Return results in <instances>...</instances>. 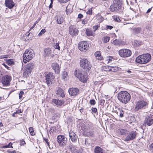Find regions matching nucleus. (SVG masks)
<instances>
[{
  "instance_id": "f257e3e1",
  "label": "nucleus",
  "mask_w": 153,
  "mask_h": 153,
  "mask_svg": "<svg viewBox=\"0 0 153 153\" xmlns=\"http://www.w3.org/2000/svg\"><path fill=\"white\" fill-rule=\"evenodd\" d=\"M117 98L121 102L124 104L127 103L131 99V96L127 92L122 91L118 94Z\"/></svg>"
},
{
  "instance_id": "f03ea898",
  "label": "nucleus",
  "mask_w": 153,
  "mask_h": 153,
  "mask_svg": "<svg viewBox=\"0 0 153 153\" xmlns=\"http://www.w3.org/2000/svg\"><path fill=\"white\" fill-rule=\"evenodd\" d=\"M151 59V55L146 53L138 56L136 58L135 61L140 64H145L149 62Z\"/></svg>"
},
{
  "instance_id": "7ed1b4c3",
  "label": "nucleus",
  "mask_w": 153,
  "mask_h": 153,
  "mask_svg": "<svg viewBox=\"0 0 153 153\" xmlns=\"http://www.w3.org/2000/svg\"><path fill=\"white\" fill-rule=\"evenodd\" d=\"M74 75L82 82H85L88 80V74L85 71L75 70L74 71Z\"/></svg>"
},
{
  "instance_id": "20e7f679",
  "label": "nucleus",
  "mask_w": 153,
  "mask_h": 153,
  "mask_svg": "<svg viewBox=\"0 0 153 153\" xmlns=\"http://www.w3.org/2000/svg\"><path fill=\"white\" fill-rule=\"evenodd\" d=\"M34 54L33 50L31 49L26 50L23 54V62L26 63L33 58Z\"/></svg>"
},
{
  "instance_id": "39448f33",
  "label": "nucleus",
  "mask_w": 153,
  "mask_h": 153,
  "mask_svg": "<svg viewBox=\"0 0 153 153\" xmlns=\"http://www.w3.org/2000/svg\"><path fill=\"white\" fill-rule=\"evenodd\" d=\"M34 67V64L33 63L30 62L27 64L24 70L23 73V77L26 78L28 77L30 74Z\"/></svg>"
},
{
  "instance_id": "423d86ee",
  "label": "nucleus",
  "mask_w": 153,
  "mask_h": 153,
  "mask_svg": "<svg viewBox=\"0 0 153 153\" xmlns=\"http://www.w3.org/2000/svg\"><path fill=\"white\" fill-rule=\"evenodd\" d=\"M148 103L143 100H140L136 102L135 109L136 111H138L140 109H146L148 107Z\"/></svg>"
},
{
  "instance_id": "0eeeda50",
  "label": "nucleus",
  "mask_w": 153,
  "mask_h": 153,
  "mask_svg": "<svg viewBox=\"0 0 153 153\" xmlns=\"http://www.w3.org/2000/svg\"><path fill=\"white\" fill-rule=\"evenodd\" d=\"M80 65L83 69L90 70L91 68L90 62L86 58L81 59L80 61Z\"/></svg>"
},
{
  "instance_id": "6e6552de",
  "label": "nucleus",
  "mask_w": 153,
  "mask_h": 153,
  "mask_svg": "<svg viewBox=\"0 0 153 153\" xmlns=\"http://www.w3.org/2000/svg\"><path fill=\"white\" fill-rule=\"evenodd\" d=\"M119 54L120 56L122 57H128L131 55V52L129 49H123L119 51Z\"/></svg>"
},
{
  "instance_id": "1a4fd4ad",
  "label": "nucleus",
  "mask_w": 153,
  "mask_h": 153,
  "mask_svg": "<svg viewBox=\"0 0 153 153\" xmlns=\"http://www.w3.org/2000/svg\"><path fill=\"white\" fill-rule=\"evenodd\" d=\"M57 141L59 145L62 147L65 146L67 142V138L64 135H59L57 137Z\"/></svg>"
},
{
  "instance_id": "9d476101",
  "label": "nucleus",
  "mask_w": 153,
  "mask_h": 153,
  "mask_svg": "<svg viewBox=\"0 0 153 153\" xmlns=\"http://www.w3.org/2000/svg\"><path fill=\"white\" fill-rule=\"evenodd\" d=\"M89 45L86 42L82 41L78 44L79 49L81 51L85 52L88 49Z\"/></svg>"
},
{
  "instance_id": "9b49d317",
  "label": "nucleus",
  "mask_w": 153,
  "mask_h": 153,
  "mask_svg": "<svg viewBox=\"0 0 153 153\" xmlns=\"http://www.w3.org/2000/svg\"><path fill=\"white\" fill-rule=\"evenodd\" d=\"M137 133L136 131H133L129 132L125 138V141H130L134 139L136 137Z\"/></svg>"
},
{
  "instance_id": "f8f14e48",
  "label": "nucleus",
  "mask_w": 153,
  "mask_h": 153,
  "mask_svg": "<svg viewBox=\"0 0 153 153\" xmlns=\"http://www.w3.org/2000/svg\"><path fill=\"white\" fill-rule=\"evenodd\" d=\"M81 128L83 131V134L85 135L88 137L92 136L93 135V133L90 130L89 128L85 125H82L81 126Z\"/></svg>"
},
{
  "instance_id": "ddd939ff",
  "label": "nucleus",
  "mask_w": 153,
  "mask_h": 153,
  "mask_svg": "<svg viewBox=\"0 0 153 153\" xmlns=\"http://www.w3.org/2000/svg\"><path fill=\"white\" fill-rule=\"evenodd\" d=\"M11 80V77L9 75H6L2 77L1 82L4 85L8 86L10 85Z\"/></svg>"
},
{
  "instance_id": "4468645a",
  "label": "nucleus",
  "mask_w": 153,
  "mask_h": 153,
  "mask_svg": "<svg viewBox=\"0 0 153 153\" xmlns=\"http://www.w3.org/2000/svg\"><path fill=\"white\" fill-rule=\"evenodd\" d=\"M114 108L115 110L113 111L114 112H115L118 116L120 117H123L124 114V111L123 110V109L120 106L117 107L115 106Z\"/></svg>"
},
{
  "instance_id": "2eb2a0df",
  "label": "nucleus",
  "mask_w": 153,
  "mask_h": 153,
  "mask_svg": "<svg viewBox=\"0 0 153 153\" xmlns=\"http://www.w3.org/2000/svg\"><path fill=\"white\" fill-rule=\"evenodd\" d=\"M46 82L48 86L51 84V81L54 79V77L51 73H49L46 75Z\"/></svg>"
},
{
  "instance_id": "dca6fc26",
  "label": "nucleus",
  "mask_w": 153,
  "mask_h": 153,
  "mask_svg": "<svg viewBox=\"0 0 153 153\" xmlns=\"http://www.w3.org/2000/svg\"><path fill=\"white\" fill-rule=\"evenodd\" d=\"M71 151L72 153H81L82 150L79 149L77 147H76L73 145L71 144L68 147Z\"/></svg>"
},
{
  "instance_id": "f3484780",
  "label": "nucleus",
  "mask_w": 153,
  "mask_h": 153,
  "mask_svg": "<svg viewBox=\"0 0 153 153\" xmlns=\"http://www.w3.org/2000/svg\"><path fill=\"white\" fill-rule=\"evenodd\" d=\"M78 31L77 29L75 28L73 26L71 25L69 27V33L71 35L73 36L77 35Z\"/></svg>"
},
{
  "instance_id": "a211bd4d",
  "label": "nucleus",
  "mask_w": 153,
  "mask_h": 153,
  "mask_svg": "<svg viewBox=\"0 0 153 153\" xmlns=\"http://www.w3.org/2000/svg\"><path fill=\"white\" fill-rule=\"evenodd\" d=\"M5 4L6 7L11 9L13 7L15 4L13 0H5Z\"/></svg>"
},
{
  "instance_id": "6ab92c4d",
  "label": "nucleus",
  "mask_w": 153,
  "mask_h": 153,
  "mask_svg": "<svg viewBox=\"0 0 153 153\" xmlns=\"http://www.w3.org/2000/svg\"><path fill=\"white\" fill-rule=\"evenodd\" d=\"M69 93L71 96H74L76 95L79 93V90L76 88H70L68 90Z\"/></svg>"
},
{
  "instance_id": "aec40b11",
  "label": "nucleus",
  "mask_w": 153,
  "mask_h": 153,
  "mask_svg": "<svg viewBox=\"0 0 153 153\" xmlns=\"http://www.w3.org/2000/svg\"><path fill=\"white\" fill-rule=\"evenodd\" d=\"M52 67L55 71L56 74H59L60 71V68L59 65L56 63H53L52 64Z\"/></svg>"
},
{
  "instance_id": "412c9836",
  "label": "nucleus",
  "mask_w": 153,
  "mask_h": 153,
  "mask_svg": "<svg viewBox=\"0 0 153 153\" xmlns=\"http://www.w3.org/2000/svg\"><path fill=\"white\" fill-rule=\"evenodd\" d=\"M112 102L111 100L108 99V102H106L107 104L108 105L107 106V109L109 112L111 111H114V110H115V108L112 106Z\"/></svg>"
},
{
  "instance_id": "4be33fe9",
  "label": "nucleus",
  "mask_w": 153,
  "mask_h": 153,
  "mask_svg": "<svg viewBox=\"0 0 153 153\" xmlns=\"http://www.w3.org/2000/svg\"><path fill=\"white\" fill-rule=\"evenodd\" d=\"M70 137L73 143H74L76 141V134L73 131H71L69 132Z\"/></svg>"
},
{
  "instance_id": "5701e85b",
  "label": "nucleus",
  "mask_w": 153,
  "mask_h": 153,
  "mask_svg": "<svg viewBox=\"0 0 153 153\" xmlns=\"http://www.w3.org/2000/svg\"><path fill=\"white\" fill-rule=\"evenodd\" d=\"M118 70L117 67H112L109 65L106 66V71H109L115 72Z\"/></svg>"
},
{
  "instance_id": "b1692460",
  "label": "nucleus",
  "mask_w": 153,
  "mask_h": 153,
  "mask_svg": "<svg viewBox=\"0 0 153 153\" xmlns=\"http://www.w3.org/2000/svg\"><path fill=\"white\" fill-rule=\"evenodd\" d=\"M56 94L62 97H65L63 90L60 87H58L56 88Z\"/></svg>"
},
{
  "instance_id": "393cba45",
  "label": "nucleus",
  "mask_w": 153,
  "mask_h": 153,
  "mask_svg": "<svg viewBox=\"0 0 153 153\" xmlns=\"http://www.w3.org/2000/svg\"><path fill=\"white\" fill-rule=\"evenodd\" d=\"M52 102L56 105L61 106L64 103V101L62 100H59L56 99H53Z\"/></svg>"
},
{
  "instance_id": "a878e982",
  "label": "nucleus",
  "mask_w": 153,
  "mask_h": 153,
  "mask_svg": "<svg viewBox=\"0 0 153 153\" xmlns=\"http://www.w3.org/2000/svg\"><path fill=\"white\" fill-rule=\"evenodd\" d=\"M121 8L118 7L114 4H112L110 7V10L112 12H115Z\"/></svg>"
},
{
  "instance_id": "bb28decb",
  "label": "nucleus",
  "mask_w": 153,
  "mask_h": 153,
  "mask_svg": "<svg viewBox=\"0 0 153 153\" xmlns=\"http://www.w3.org/2000/svg\"><path fill=\"white\" fill-rule=\"evenodd\" d=\"M145 123L146 125L148 126H150L153 124V119L149 117L146 118L145 120Z\"/></svg>"
},
{
  "instance_id": "cd10ccee",
  "label": "nucleus",
  "mask_w": 153,
  "mask_h": 153,
  "mask_svg": "<svg viewBox=\"0 0 153 153\" xmlns=\"http://www.w3.org/2000/svg\"><path fill=\"white\" fill-rule=\"evenodd\" d=\"M56 20L57 23L59 24H61L63 22L64 18L61 16H57L55 18Z\"/></svg>"
},
{
  "instance_id": "c85d7f7f",
  "label": "nucleus",
  "mask_w": 153,
  "mask_h": 153,
  "mask_svg": "<svg viewBox=\"0 0 153 153\" xmlns=\"http://www.w3.org/2000/svg\"><path fill=\"white\" fill-rule=\"evenodd\" d=\"M44 55L48 56L50 55L52 52L51 48H49L44 49Z\"/></svg>"
},
{
  "instance_id": "c756f323",
  "label": "nucleus",
  "mask_w": 153,
  "mask_h": 153,
  "mask_svg": "<svg viewBox=\"0 0 153 153\" xmlns=\"http://www.w3.org/2000/svg\"><path fill=\"white\" fill-rule=\"evenodd\" d=\"M73 6L71 4H69L66 8V12L67 15L69 14L72 11Z\"/></svg>"
},
{
  "instance_id": "7c9ffc66",
  "label": "nucleus",
  "mask_w": 153,
  "mask_h": 153,
  "mask_svg": "<svg viewBox=\"0 0 153 153\" xmlns=\"http://www.w3.org/2000/svg\"><path fill=\"white\" fill-rule=\"evenodd\" d=\"M142 43L141 41L136 40L134 42H132V45L134 47L137 48L142 45Z\"/></svg>"
},
{
  "instance_id": "2f4dec72",
  "label": "nucleus",
  "mask_w": 153,
  "mask_h": 153,
  "mask_svg": "<svg viewBox=\"0 0 153 153\" xmlns=\"http://www.w3.org/2000/svg\"><path fill=\"white\" fill-rule=\"evenodd\" d=\"M113 4L121 8L122 5L121 0H114L113 1Z\"/></svg>"
},
{
  "instance_id": "473e14b6",
  "label": "nucleus",
  "mask_w": 153,
  "mask_h": 153,
  "mask_svg": "<svg viewBox=\"0 0 153 153\" xmlns=\"http://www.w3.org/2000/svg\"><path fill=\"white\" fill-rule=\"evenodd\" d=\"M107 61V63L108 64L110 63L111 64H112L114 62L112 57L107 56V57H106V62Z\"/></svg>"
},
{
  "instance_id": "72a5a7b5",
  "label": "nucleus",
  "mask_w": 153,
  "mask_h": 153,
  "mask_svg": "<svg viewBox=\"0 0 153 153\" xmlns=\"http://www.w3.org/2000/svg\"><path fill=\"white\" fill-rule=\"evenodd\" d=\"M94 55L97 59L99 60H101L102 59V57L101 55L100 52L97 51L95 53Z\"/></svg>"
},
{
  "instance_id": "f704fd0d",
  "label": "nucleus",
  "mask_w": 153,
  "mask_h": 153,
  "mask_svg": "<svg viewBox=\"0 0 153 153\" xmlns=\"http://www.w3.org/2000/svg\"><path fill=\"white\" fill-rule=\"evenodd\" d=\"M86 34L88 36H94V33L90 29H87Z\"/></svg>"
},
{
  "instance_id": "c9c22d12",
  "label": "nucleus",
  "mask_w": 153,
  "mask_h": 153,
  "mask_svg": "<svg viewBox=\"0 0 153 153\" xmlns=\"http://www.w3.org/2000/svg\"><path fill=\"white\" fill-rule=\"evenodd\" d=\"M128 132V130L125 129H121L119 131V134L121 135H126V134H127Z\"/></svg>"
},
{
  "instance_id": "e433bc0d",
  "label": "nucleus",
  "mask_w": 153,
  "mask_h": 153,
  "mask_svg": "<svg viewBox=\"0 0 153 153\" xmlns=\"http://www.w3.org/2000/svg\"><path fill=\"white\" fill-rule=\"evenodd\" d=\"M95 153H103V151L102 149L99 147H96L94 150Z\"/></svg>"
},
{
  "instance_id": "4c0bfd02",
  "label": "nucleus",
  "mask_w": 153,
  "mask_h": 153,
  "mask_svg": "<svg viewBox=\"0 0 153 153\" xmlns=\"http://www.w3.org/2000/svg\"><path fill=\"white\" fill-rule=\"evenodd\" d=\"M133 32L135 34H137L139 33H143V32H141V29L140 27H137L134 28L133 29Z\"/></svg>"
},
{
  "instance_id": "58836bf2",
  "label": "nucleus",
  "mask_w": 153,
  "mask_h": 153,
  "mask_svg": "<svg viewBox=\"0 0 153 153\" xmlns=\"http://www.w3.org/2000/svg\"><path fill=\"white\" fill-rule=\"evenodd\" d=\"M103 20V17L100 16H98L97 17V21L98 22H102Z\"/></svg>"
},
{
  "instance_id": "ea45409f",
  "label": "nucleus",
  "mask_w": 153,
  "mask_h": 153,
  "mask_svg": "<svg viewBox=\"0 0 153 153\" xmlns=\"http://www.w3.org/2000/svg\"><path fill=\"white\" fill-rule=\"evenodd\" d=\"M53 47L55 48L60 50V47L59 45V43H54L53 44Z\"/></svg>"
},
{
  "instance_id": "a19ab883",
  "label": "nucleus",
  "mask_w": 153,
  "mask_h": 153,
  "mask_svg": "<svg viewBox=\"0 0 153 153\" xmlns=\"http://www.w3.org/2000/svg\"><path fill=\"white\" fill-rule=\"evenodd\" d=\"M6 63L9 65H11L13 64L14 62L13 61V60L9 59L7 60Z\"/></svg>"
},
{
  "instance_id": "79ce46f5",
  "label": "nucleus",
  "mask_w": 153,
  "mask_h": 153,
  "mask_svg": "<svg viewBox=\"0 0 153 153\" xmlns=\"http://www.w3.org/2000/svg\"><path fill=\"white\" fill-rule=\"evenodd\" d=\"M29 132H30L31 135L33 136L35 135L34 132V130L33 128L32 127H30L29 129Z\"/></svg>"
},
{
  "instance_id": "37998d69",
  "label": "nucleus",
  "mask_w": 153,
  "mask_h": 153,
  "mask_svg": "<svg viewBox=\"0 0 153 153\" xmlns=\"http://www.w3.org/2000/svg\"><path fill=\"white\" fill-rule=\"evenodd\" d=\"M68 73L65 71H64L63 72L62 74V79H64L68 75Z\"/></svg>"
},
{
  "instance_id": "c03bdc74",
  "label": "nucleus",
  "mask_w": 153,
  "mask_h": 153,
  "mask_svg": "<svg viewBox=\"0 0 153 153\" xmlns=\"http://www.w3.org/2000/svg\"><path fill=\"white\" fill-rule=\"evenodd\" d=\"M113 19L116 22H119L120 21V19L117 16H113Z\"/></svg>"
},
{
  "instance_id": "a18cd8bd",
  "label": "nucleus",
  "mask_w": 153,
  "mask_h": 153,
  "mask_svg": "<svg viewBox=\"0 0 153 153\" xmlns=\"http://www.w3.org/2000/svg\"><path fill=\"white\" fill-rule=\"evenodd\" d=\"M12 143H10L8 144L3 146V148H13V146H12Z\"/></svg>"
},
{
  "instance_id": "49530a36",
  "label": "nucleus",
  "mask_w": 153,
  "mask_h": 153,
  "mask_svg": "<svg viewBox=\"0 0 153 153\" xmlns=\"http://www.w3.org/2000/svg\"><path fill=\"white\" fill-rule=\"evenodd\" d=\"M46 31V30L45 29H43L41 30L40 32L38 34V36H42L43 34H44Z\"/></svg>"
},
{
  "instance_id": "de8ad7c7",
  "label": "nucleus",
  "mask_w": 153,
  "mask_h": 153,
  "mask_svg": "<svg viewBox=\"0 0 153 153\" xmlns=\"http://www.w3.org/2000/svg\"><path fill=\"white\" fill-rule=\"evenodd\" d=\"M86 13L87 14H89V15H92V8L89 9L87 12Z\"/></svg>"
},
{
  "instance_id": "09e8293b",
  "label": "nucleus",
  "mask_w": 153,
  "mask_h": 153,
  "mask_svg": "<svg viewBox=\"0 0 153 153\" xmlns=\"http://www.w3.org/2000/svg\"><path fill=\"white\" fill-rule=\"evenodd\" d=\"M24 92L23 91H21L19 94V99L20 100L22 98V95L24 94Z\"/></svg>"
},
{
  "instance_id": "8fccbe9b",
  "label": "nucleus",
  "mask_w": 153,
  "mask_h": 153,
  "mask_svg": "<svg viewBox=\"0 0 153 153\" xmlns=\"http://www.w3.org/2000/svg\"><path fill=\"white\" fill-rule=\"evenodd\" d=\"M55 128L54 127H52L51 128L50 131H49V133L50 134H51V133H53V131L55 130Z\"/></svg>"
},
{
  "instance_id": "3c124183",
  "label": "nucleus",
  "mask_w": 153,
  "mask_h": 153,
  "mask_svg": "<svg viewBox=\"0 0 153 153\" xmlns=\"http://www.w3.org/2000/svg\"><path fill=\"white\" fill-rule=\"evenodd\" d=\"M90 103L91 105H94L95 104V101L94 100H90Z\"/></svg>"
},
{
  "instance_id": "603ef678",
  "label": "nucleus",
  "mask_w": 153,
  "mask_h": 153,
  "mask_svg": "<svg viewBox=\"0 0 153 153\" xmlns=\"http://www.w3.org/2000/svg\"><path fill=\"white\" fill-rule=\"evenodd\" d=\"M105 103V100L101 99L100 100V105H103Z\"/></svg>"
},
{
  "instance_id": "864d4df0",
  "label": "nucleus",
  "mask_w": 153,
  "mask_h": 153,
  "mask_svg": "<svg viewBox=\"0 0 153 153\" xmlns=\"http://www.w3.org/2000/svg\"><path fill=\"white\" fill-rule=\"evenodd\" d=\"M49 111L52 113H55V109L53 108H50Z\"/></svg>"
},
{
  "instance_id": "5fc2aeb1",
  "label": "nucleus",
  "mask_w": 153,
  "mask_h": 153,
  "mask_svg": "<svg viewBox=\"0 0 153 153\" xmlns=\"http://www.w3.org/2000/svg\"><path fill=\"white\" fill-rule=\"evenodd\" d=\"M25 141L23 140H21L20 144V145L22 146L25 144Z\"/></svg>"
},
{
  "instance_id": "6e6d98bb",
  "label": "nucleus",
  "mask_w": 153,
  "mask_h": 153,
  "mask_svg": "<svg viewBox=\"0 0 153 153\" xmlns=\"http://www.w3.org/2000/svg\"><path fill=\"white\" fill-rule=\"evenodd\" d=\"M69 0H59V2L62 3L67 2Z\"/></svg>"
},
{
  "instance_id": "4d7b16f0",
  "label": "nucleus",
  "mask_w": 153,
  "mask_h": 153,
  "mask_svg": "<svg viewBox=\"0 0 153 153\" xmlns=\"http://www.w3.org/2000/svg\"><path fill=\"white\" fill-rule=\"evenodd\" d=\"M91 110L92 112L96 113L97 111V109L96 108H92L91 109Z\"/></svg>"
},
{
  "instance_id": "13d9d810",
  "label": "nucleus",
  "mask_w": 153,
  "mask_h": 153,
  "mask_svg": "<svg viewBox=\"0 0 153 153\" xmlns=\"http://www.w3.org/2000/svg\"><path fill=\"white\" fill-rule=\"evenodd\" d=\"M7 152L8 153H16V152L15 150H13L12 151H11L10 150H8L7 151Z\"/></svg>"
},
{
  "instance_id": "bf43d9fd",
  "label": "nucleus",
  "mask_w": 153,
  "mask_h": 153,
  "mask_svg": "<svg viewBox=\"0 0 153 153\" xmlns=\"http://www.w3.org/2000/svg\"><path fill=\"white\" fill-rule=\"evenodd\" d=\"M99 27V26L97 25L96 26H94L93 27L94 29V32H95L96 30H97Z\"/></svg>"
},
{
  "instance_id": "052dcab7",
  "label": "nucleus",
  "mask_w": 153,
  "mask_h": 153,
  "mask_svg": "<svg viewBox=\"0 0 153 153\" xmlns=\"http://www.w3.org/2000/svg\"><path fill=\"white\" fill-rule=\"evenodd\" d=\"M111 97L108 95H106V99H107L108 100V99L111 100Z\"/></svg>"
},
{
  "instance_id": "680f3d73",
  "label": "nucleus",
  "mask_w": 153,
  "mask_h": 153,
  "mask_svg": "<svg viewBox=\"0 0 153 153\" xmlns=\"http://www.w3.org/2000/svg\"><path fill=\"white\" fill-rule=\"evenodd\" d=\"M113 28V26L109 25H107L106 28L107 29L111 30Z\"/></svg>"
},
{
  "instance_id": "e2e57ef3",
  "label": "nucleus",
  "mask_w": 153,
  "mask_h": 153,
  "mask_svg": "<svg viewBox=\"0 0 153 153\" xmlns=\"http://www.w3.org/2000/svg\"><path fill=\"white\" fill-rule=\"evenodd\" d=\"M16 114H20L22 113L21 110H17L16 111V112H15Z\"/></svg>"
},
{
  "instance_id": "0e129e2a",
  "label": "nucleus",
  "mask_w": 153,
  "mask_h": 153,
  "mask_svg": "<svg viewBox=\"0 0 153 153\" xmlns=\"http://www.w3.org/2000/svg\"><path fill=\"white\" fill-rule=\"evenodd\" d=\"M110 39V37L108 36H106V43L109 42Z\"/></svg>"
},
{
  "instance_id": "69168bd1",
  "label": "nucleus",
  "mask_w": 153,
  "mask_h": 153,
  "mask_svg": "<svg viewBox=\"0 0 153 153\" xmlns=\"http://www.w3.org/2000/svg\"><path fill=\"white\" fill-rule=\"evenodd\" d=\"M152 7L151 8L149 9L147 11V12H146V13H148L150 12L152 10Z\"/></svg>"
},
{
  "instance_id": "338daca9",
  "label": "nucleus",
  "mask_w": 153,
  "mask_h": 153,
  "mask_svg": "<svg viewBox=\"0 0 153 153\" xmlns=\"http://www.w3.org/2000/svg\"><path fill=\"white\" fill-rule=\"evenodd\" d=\"M83 17V15L81 14H79L78 16V18L80 19H81Z\"/></svg>"
},
{
  "instance_id": "774afa93",
  "label": "nucleus",
  "mask_w": 153,
  "mask_h": 153,
  "mask_svg": "<svg viewBox=\"0 0 153 153\" xmlns=\"http://www.w3.org/2000/svg\"><path fill=\"white\" fill-rule=\"evenodd\" d=\"M150 147L152 150H153V143L150 145Z\"/></svg>"
}]
</instances>
